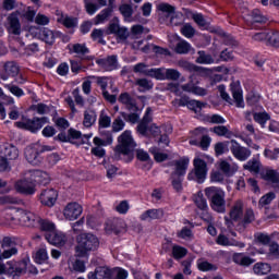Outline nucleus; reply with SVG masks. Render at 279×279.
I'll use <instances>...</instances> for the list:
<instances>
[{"label":"nucleus","mask_w":279,"mask_h":279,"mask_svg":"<svg viewBox=\"0 0 279 279\" xmlns=\"http://www.w3.org/2000/svg\"><path fill=\"white\" fill-rule=\"evenodd\" d=\"M118 145L113 150V160H123V162H132L134 160V150L136 149V142L132 136L131 130H125L118 136Z\"/></svg>","instance_id":"1"},{"label":"nucleus","mask_w":279,"mask_h":279,"mask_svg":"<svg viewBox=\"0 0 279 279\" xmlns=\"http://www.w3.org/2000/svg\"><path fill=\"white\" fill-rule=\"evenodd\" d=\"M99 250V238L93 233H81L77 236L75 256L77 258H88V252Z\"/></svg>","instance_id":"2"},{"label":"nucleus","mask_w":279,"mask_h":279,"mask_svg":"<svg viewBox=\"0 0 279 279\" xmlns=\"http://www.w3.org/2000/svg\"><path fill=\"white\" fill-rule=\"evenodd\" d=\"M205 197L214 213L226 214V191L219 186H208L204 190Z\"/></svg>","instance_id":"3"},{"label":"nucleus","mask_w":279,"mask_h":279,"mask_svg":"<svg viewBox=\"0 0 279 279\" xmlns=\"http://www.w3.org/2000/svg\"><path fill=\"white\" fill-rule=\"evenodd\" d=\"M20 16L28 23H34V21H36V10L32 9V7H28L25 13L21 14V11L16 10L7 17L9 23V32L14 36H21Z\"/></svg>","instance_id":"4"},{"label":"nucleus","mask_w":279,"mask_h":279,"mask_svg":"<svg viewBox=\"0 0 279 279\" xmlns=\"http://www.w3.org/2000/svg\"><path fill=\"white\" fill-rule=\"evenodd\" d=\"M49 123L48 117H33L27 118L22 116V121L15 122V128L19 130H25L26 132H31V134H38Z\"/></svg>","instance_id":"5"},{"label":"nucleus","mask_w":279,"mask_h":279,"mask_svg":"<svg viewBox=\"0 0 279 279\" xmlns=\"http://www.w3.org/2000/svg\"><path fill=\"white\" fill-rule=\"evenodd\" d=\"M193 170L189 172L187 180L197 182V184H204L208 177V163L206 160L195 157L193 159Z\"/></svg>","instance_id":"6"},{"label":"nucleus","mask_w":279,"mask_h":279,"mask_svg":"<svg viewBox=\"0 0 279 279\" xmlns=\"http://www.w3.org/2000/svg\"><path fill=\"white\" fill-rule=\"evenodd\" d=\"M210 143H213V138L209 137L208 134H206V128L198 126L192 131L190 145L201 147L203 151H208V149L210 148Z\"/></svg>","instance_id":"7"},{"label":"nucleus","mask_w":279,"mask_h":279,"mask_svg":"<svg viewBox=\"0 0 279 279\" xmlns=\"http://www.w3.org/2000/svg\"><path fill=\"white\" fill-rule=\"evenodd\" d=\"M107 35L114 36L119 45H125L130 38V31L125 26L119 24V19H116L114 22L109 23L107 27Z\"/></svg>","instance_id":"8"},{"label":"nucleus","mask_w":279,"mask_h":279,"mask_svg":"<svg viewBox=\"0 0 279 279\" xmlns=\"http://www.w3.org/2000/svg\"><path fill=\"white\" fill-rule=\"evenodd\" d=\"M45 151H51V146L44 145L39 148L28 147L25 149L24 156L29 165L36 167L43 163V154Z\"/></svg>","instance_id":"9"},{"label":"nucleus","mask_w":279,"mask_h":279,"mask_svg":"<svg viewBox=\"0 0 279 279\" xmlns=\"http://www.w3.org/2000/svg\"><path fill=\"white\" fill-rule=\"evenodd\" d=\"M253 40H257L258 43L265 41L268 47L279 49V31L271 29L255 33L253 35Z\"/></svg>","instance_id":"10"},{"label":"nucleus","mask_w":279,"mask_h":279,"mask_svg":"<svg viewBox=\"0 0 279 279\" xmlns=\"http://www.w3.org/2000/svg\"><path fill=\"white\" fill-rule=\"evenodd\" d=\"M82 138V131H77L74 128H70L66 131H61L57 136L53 137V141L57 143H70L71 145H77V142Z\"/></svg>","instance_id":"11"},{"label":"nucleus","mask_w":279,"mask_h":279,"mask_svg":"<svg viewBox=\"0 0 279 279\" xmlns=\"http://www.w3.org/2000/svg\"><path fill=\"white\" fill-rule=\"evenodd\" d=\"M15 191L20 195H36V186L29 177L17 180L15 182Z\"/></svg>","instance_id":"12"},{"label":"nucleus","mask_w":279,"mask_h":279,"mask_svg":"<svg viewBox=\"0 0 279 279\" xmlns=\"http://www.w3.org/2000/svg\"><path fill=\"white\" fill-rule=\"evenodd\" d=\"M230 151L241 162H245L250 156H252V150L247 147L241 146L236 140H231Z\"/></svg>","instance_id":"13"},{"label":"nucleus","mask_w":279,"mask_h":279,"mask_svg":"<svg viewBox=\"0 0 279 279\" xmlns=\"http://www.w3.org/2000/svg\"><path fill=\"white\" fill-rule=\"evenodd\" d=\"M39 202L43 206L48 208H53L58 202V190L56 189H46L43 190L39 194Z\"/></svg>","instance_id":"14"},{"label":"nucleus","mask_w":279,"mask_h":279,"mask_svg":"<svg viewBox=\"0 0 279 279\" xmlns=\"http://www.w3.org/2000/svg\"><path fill=\"white\" fill-rule=\"evenodd\" d=\"M29 173L31 181L33 182L35 189L36 186H47V184L51 182V177H49V173L43 170H31Z\"/></svg>","instance_id":"15"},{"label":"nucleus","mask_w":279,"mask_h":279,"mask_svg":"<svg viewBox=\"0 0 279 279\" xmlns=\"http://www.w3.org/2000/svg\"><path fill=\"white\" fill-rule=\"evenodd\" d=\"M183 69H185V71H189V73H192V75L190 76V80L193 82V77H195V75H197L198 77H208V75L210 74V70L206 69L204 66H199V65H195L194 63H191L189 61H184L182 63Z\"/></svg>","instance_id":"16"},{"label":"nucleus","mask_w":279,"mask_h":279,"mask_svg":"<svg viewBox=\"0 0 279 279\" xmlns=\"http://www.w3.org/2000/svg\"><path fill=\"white\" fill-rule=\"evenodd\" d=\"M9 274L12 276H23V274H27V265H29V257L22 258L19 262H8Z\"/></svg>","instance_id":"17"},{"label":"nucleus","mask_w":279,"mask_h":279,"mask_svg":"<svg viewBox=\"0 0 279 279\" xmlns=\"http://www.w3.org/2000/svg\"><path fill=\"white\" fill-rule=\"evenodd\" d=\"M230 92L235 106L238 108H245V100L243 99V88L241 87L240 81H235L230 84Z\"/></svg>","instance_id":"18"},{"label":"nucleus","mask_w":279,"mask_h":279,"mask_svg":"<svg viewBox=\"0 0 279 279\" xmlns=\"http://www.w3.org/2000/svg\"><path fill=\"white\" fill-rule=\"evenodd\" d=\"M96 64L108 72L117 71L119 69V58L117 54H111L107 58L97 59Z\"/></svg>","instance_id":"19"},{"label":"nucleus","mask_w":279,"mask_h":279,"mask_svg":"<svg viewBox=\"0 0 279 279\" xmlns=\"http://www.w3.org/2000/svg\"><path fill=\"white\" fill-rule=\"evenodd\" d=\"M45 239L50 245H54L56 247H63L66 244V234L56 229L51 233H45Z\"/></svg>","instance_id":"20"},{"label":"nucleus","mask_w":279,"mask_h":279,"mask_svg":"<svg viewBox=\"0 0 279 279\" xmlns=\"http://www.w3.org/2000/svg\"><path fill=\"white\" fill-rule=\"evenodd\" d=\"M83 210L82 205L78 203H69L63 210V215L69 221H75L81 217Z\"/></svg>","instance_id":"21"},{"label":"nucleus","mask_w":279,"mask_h":279,"mask_svg":"<svg viewBox=\"0 0 279 279\" xmlns=\"http://www.w3.org/2000/svg\"><path fill=\"white\" fill-rule=\"evenodd\" d=\"M119 104L125 106V108L133 112H138V104L136 102L135 98L130 95L128 92H123L118 97Z\"/></svg>","instance_id":"22"},{"label":"nucleus","mask_w":279,"mask_h":279,"mask_svg":"<svg viewBox=\"0 0 279 279\" xmlns=\"http://www.w3.org/2000/svg\"><path fill=\"white\" fill-rule=\"evenodd\" d=\"M39 36L41 38V40L44 43H46V45H54L56 44V38H60V36H62V32L60 31H51L47 27H43L39 31Z\"/></svg>","instance_id":"23"},{"label":"nucleus","mask_w":279,"mask_h":279,"mask_svg":"<svg viewBox=\"0 0 279 279\" xmlns=\"http://www.w3.org/2000/svg\"><path fill=\"white\" fill-rule=\"evenodd\" d=\"M189 157H182L174 161V171L171 173L170 178H184L186 175V169H189Z\"/></svg>","instance_id":"24"},{"label":"nucleus","mask_w":279,"mask_h":279,"mask_svg":"<svg viewBox=\"0 0 279 279\" xmlns=\"http://www.w3.org/2000/svg\"><path fill=\"white\" fill-rule=\"evenodd\" d=\"M112 269L108 266H98L87 275V279H112Z\"/></svg>","instance_id":"25"},{"label":"nucleus","mask_w":279,"mask_h":279,"mask_svg":"<svg viewBox=\"0 0 279 279\" xmlns=\"http://www.w3.org/2000/svg\"><path fill=\"white\" fill-rule=\"evenodd\" d=\"M0 154L7 160H16L19 158V148L10 143H5L0 146Z\"/></svg>","instance_id":"26"},{"label":"nucleus","mask_w":279,"mask_h":279,"mask_svg":"<svg viewBox=\"0 0 279 279\" xmlns=\"http://www.w3.org/2000/svg\"><path fill=\"white\" fill-rule=\"evenodd\" d=\"M149 114H151V107H147L142 121L136 126V132L141 136H147L149 123L153 121L151 116Z\"/></svg>","instance_id":"27"},{"label":"nucleus","mask_w":279,"mask_h":279,"mask_svg":"<svg viewBox=\"0 0 279 279\" xmlns=\"http://www.w3.org/2000/svg\"><path fill=\"white\" fill-rule=\"evenodd\" d=\"M20 221L26 226V228H38V222L40 221V216L32 213L24 211L20 218Z\"/></svg>","instance_id":"28"},{"label":"nucleus","mask_w":279,"mask_h":279,"mask_svg":"<svg viewBox=\"0 0 279 279\" xmlns=\"http://www.w3.org/2000/svg\"><path fill=\"white\" fill-rule=\"evenodd\" d=\"M21 69L15 61H8L4 63V74L1 75V80L7 82L10 77H16Z\"/></svg>","instance_id":"29"},{"label":"nucleus","mask_w":279,"mask_h":279,"mask_svg":"<svg viewBox=\"0 0 279 279\" xmlns=\"http://www.w3.org/2000/svg\"><path fill=\"white\" fill-rule=\"evenodd\" d=\"M165 217V209L162 208H153L145 210L144 213L141 214L140 219L141 221H147L148 219L150 221H156L158 219H162Z\"/></svg>","instance_id":"30"},{"label":"nucleus","mask_w":279,"mask_h":279,"mask_svg":"<svg viewBox=\"0 0 279 279\" xmlns=\"http://www.w3.org/2000/svg\"><path fill=\"white\" fill-rule=\"evenodd\" d=\"M232 259L233 263L240 265V267H250V265L256 263V259L245 255V253H234Z\"/></svg>","instance_id":"31"},{"label":"nucleus","mask_w":279,"mask_h":279,"mask_svg":"<svg viewBox=\"0 0 279 279\" xmlns=\"http://www.w3.org/2000/svg\"><path fill=\"white\" fill-rule=\"evenodd\" d=\"M57 23H60L66 29H75V27H77V25H80V20L74 16L62 15L61 17H59L57 20Z\"/></svg>","instance_id":"32"},{"label":"nucleus","mask_w":279,"mask_h":279,"mask_svg":"<svg viewBox=\"0 0 279 279\" xmlns=\"http://www.w3.org/2000/svg\"><path fill=\"white\" fill-rule=\"evenodd\" d=\"M112 12H114V5H108V8L101 10L95 17L94 24L101 25L105 21H108L109 16H112Z\"/></svg>","instance_id":"33"},{"label":"nucleus","mask_w":279,"mask_h":279,"mask_svg":"<svg viewBox=\"0 0 279 279\" xmlns=\"http://www.w3.org/2000/svg\"><path fill=\"white\" fill-rule=\"evenodd\" d=\"M230 145H232V141L218 142L214 146L215 156L219 158V156H223V154L230 153Z\"/></svg>","instance_id":"34"},{"label":"nucleus","mask_w":279,"mask_h":279,"mask_svg":"<svg viewBox=\"0 0 279 279\" xmlns=\"http://www.w3.org/2000/svg\"><path fill=\"white\" fill-rule=\"evenodd\" d=\"M196 267H197L198 271H203V272L217 271L219 269V267H217V265H215L204 258H198L196 260Z\"/></svg>","instance_id":"35"},{"label":"nucleus","mask_w":279,"mask_h":279,"mask_svg":"<svg viewBox=\"0 0 279 279\" xmlns=\"http://www.w3.org/2000/svg\"><path fill=\"white\" fill-rule=\"evenodd\" d=\"M253 119L255 123H258L260 128L265 129L267 121H271V116L267 111H259L253 113Z\"/></svg>","instance_id":"36"},{"label":"nucleus","mask_w":279,"mask_h":279,"mask_svg":"<svg viewBox=\"0 0 279 279\" xmlns=\"http://www.w3.org/2000/svg\"><path fill=\"white\" fill-rule=\"evenodd\" d=\"M37 227L41 232H46V234H51L52 232H56V223H53L49 219L39 218Z\"/></svg>","instance_id":"37"},{"label":"nucleus","mask_w":279,"mask_h":279,"mask_svg":"<svg viewBox=\"0 0 279 279\" xmlns=\"http://www.w3.org/2000/svg\"><path fill=\"white\" fill-rule=\"evenodd\" d=\"M165 68H151L148 69L146 72L147 77H153L154 80H157L158 82H165Z\"/></svg>","instance_id":"38"},{"label":"nucleus","mask_w":279,"mask_h":279,"mask_svg":"<svg viewBox=\"0 0 279 279\" xmlns=\"http://www.w3.org/2000/svg\"><path fill=\"white\" fill-rule=\"evenodd\" d=\"M85 11L89 16H93L100 8L101 4L97 0H83Z\"/></svg>","instance_id":"39"},{"label":"nucleus","mask_w":279,"mask_h":279,"mask_svg":"<svg viewBox=\"0 0 279 279\" xmlns=\"http://www.w3.org/2000/svg\"><path fill=\"white\" fill-rule=\"evenodd\" d=\"M253 271L256 276H267L271 271V265L267 263H256L253 266Z\"/></svg>","instance_id":"40"},{"label":"nucleus","mask_w":279,"mask_h":279,"mask_svg":"<svg viewBox=\"0 0 279 279\" xmlns=\"http://www.w3.org/2000/svg\"><path fill=\"white\" fill-rule=\"evenodd\" d=\"M160 134H162V130L160 129V126H158L156 123H153L147 129V135L142 136H144L145 138H155V141L157 142L160 137Z\"/></svg>","instance_id":"41"},{"label":"nucleus","mask_w":279,"mask_h":279,"mask_svg":"<svg viewBox=\"0 0 279 279\" xmlns=\"http://www.w3.org/2000/svg\"><path fill=\"white\" fill-rule=\"evenodd\" d=\"M186 254H189V250L186 247L178 244L172 246V258H174V260H182Z\"/></svg>","instance_id":"42"},{"label":"nucleus","mask_w":279,"mask_h":279,"mask_svg":"<svg viewBox=\"0 0 279 279\" xmlns=\"http://www.w3.org/2000/svg\"><path fill=\"white\" fill-rule=\"evenodd\" d=\"M95 121H97V113L94 110L84 111V128H93Z\"/></svg>","instance_id":"43"},{"label":"nucleus","mask_w":279,"mask_h":279,"mask_svg":"<svg viewBox=\"0 0 279 279\" xmlns=\"http://www.w3.org/2000/svg\"><path fill=\"white\" fill-rule=\"evenodd\" d=\"M105 232H107V234H116V236H119L121 234V227H119V222L117 221H108L105 225Z\"/></svg>","instance_id":"44"},{"label":"nucleus","mask_w":279,"mask_h":279,"mask_svg":"<svg viewBox=\"0 0 279 279\" xmlns=\"http://www.w3.org/2000/svg\"><path fill=\"white\" fill-rule=\"evenodd\" d=\"M197 64H215V59L211 54L206 53L204 50L198 51V57L196 58Z\"/></svg>","instance_id":"45"},{"label":"nucleus","mask_w":279,"mask_h":279,"mask_svg":"<svg viewBox=\"0 0 279 279\" xmlns=\"http://www.w3.org/2000/svg\"><path fill=\"white\" fill-rule=\"evenodd\" d=\"M243 169L245 171H250L251 173H258L260 171V161L256 158H252L244 166Z\"/></svg>","instance_id":"46"},{"label":"nucleus","mask_w":279,"mask_h":279,"mask_svg":"<svg viewBox=\"0 0 279 279\" xmlns=\"http://www.w3.org/2000/svg\"><path fill=\"white\" fill-rule=\"evenodd\" d=\"M34 260L37 265H45V263L49 260V254H47V250L39 248L34 256Z\"/></svg>","instance_id":"47"},{"label":"nucleus","mask_w":279,"mask_h":279,"mask_svg":"<svg viewBox=\"0 0 279 279\" xmlns=\"http://www.w3.org/2000/svg\"><path fill=\"white\" fill-rule=\"evenodd\" d=\"M194 204L198 208V210H208V201H206L204 194L202 193H198L197 196H195Z\"/></svg>","instance_id":"48"},{"label":"nucleus","mask_w":279,"mask_h":279,"mask_svg":"<svg viewBox=\"0 0 279 279\" xmlns=\"http://www.w3.org/2000/svg\"><path fill=\"white\" fill-rule=\"evenodd\" d=\"M252 21H253V25H256V23H258L259 25H263L267 23V17L262 15L260 10L254 9L252 11Z\"/></svg>","instance_id":"49"},{"label":"nucleus","mask_w":279,"mask_h":279,"mask_svg":"<svg viewBox=\"0 0 279 279\" xmlns=\"http://www.w3.org/2000/svg\"><path fill=\"white\" fill-rule=\"evenodd\" d=\"M150 154L154 156V160L157 162H165L169 160V154L158 151L157 147L151 148Z\"/></svg>","instance_id":"50"},{"label":"nucleus","mask_w":279,"mask_h":279,"mask_svg":"<svg viewBox=\"0 0 279 279\" xmlns=\"http://www.w3.org/2000/svg\"><path fill=\"white\" fill-rule=\"evenodd\" d=\"M111 128H112V132L114 134H117L119 132H123V130H125V121H123V118L117 117L113 120Z\"/></svg>","instance_id":"51"},{"label":"nucleus","mask_w":279,"mask_h":279,"mask_svg":"<svg viewBox=\"0 0 279 279\" xmlns=\"http://www.w3.org/2000/svg\"><path fill=\"white\" fill-rule=\"evenodd\" d=\"M137 111H134L132 113H128L125 111L120 112L122 119L126 121V123H138V119H141V116L136 113Z\"/></svg>","instance_id":"52"},{"label":"nucleus","mask_w":279,"mask_h":279,"mask_svg":"<svg viewBox=\"0 0 279 279\" xmlns=\"http://www.w3.org/2000/svg\"><path fill=\"white\" fill-rule=\"evenodd\" d=\"M90 38L94 41H98L99 45H106V39H104V29L101 28H94L90 33Z\"/></svg>","instance_id":"53"},{"label":"nucleus","mask_w":279,"mask_h":279,"mask_svg":"<svg viewBox=\"0 0 279 279\" xmlns=\"http://www.w3.org/2000/svg\"><path fill=\"white\" fill-rule=\"evenodd\" d=\"M119 12L124 16V19H132L134 9L132 8V4L123 3L119 7Z\"/></svg>","instance_id":"54"},{"label":"nucleus","mask_w":279,"mask_h":279,"mask_svg":"<svg viewBox=\"0 0 279 279\" xmlns=\"http://www.w3.org/2000/svg\"><path fill=\"white\" fill-rule=\"evenodd\" d=\"M181 75L182 74L180 73V71H178L175 69H166L165 80L178 82V80H180Z\"/></svg>","instance_id":"55"},{"label":"nucleus","mask_w":279,"mask_h":279,"mask_svg":"<svg viewBox=\"0 0 279 279\" xmlns=\"http://www.w3.org/2000/svg\"><path fill=\"white\" fill-rule=\"evenodd\" d=\"M230 219L232 221H239L241 219V216L243 215V206L241 205H234L230 210Z\"/></svg>","instance_id":"56"},{"label":"nucleus","mask_w":279,"mask_h":279,"mask_svg":"<svg viewBox=\"0 0 279 279\" xmlns=\"http://www.w3.org/2000/svg\"><path fill=\"white\" fill-rule=\"evenodd\" d=\"M158 10L160 12H165L166 14H168V16H171V21H173V15L175 14V7L169 3H160L158 5Z\"/></svg>","instance_id":"57"},{"label":"nucleus","mask_w":279,"mask_h":279,"mask_svg":"<svg viewBox=\"0 0 279 279\" xmlns=\"http://www.w3.org/2000/svg\"><path fill=\"white\" fill-rule=\"evenodd\" d=\"M2 250H5V247H16V236H3L0 243Z\"/></svg>","instance_id":"58"},{"label":"nucleus","mask_w":279,"mask_h":279,"mask_svg":"<svg viewBox=\"0 0 279 279\" xmlns=\"http://www.w3.org/2000/svg\"><path fill=\"white\" fill-rule=\"evenodd\" d=\"M111 124H112V118H110V116L108 114L100 113L99 120H98V126L100 129L106 130V128H110Z\"/></svg>","instance_id":"59"},{"label":"nucleus","mask_w":279,"mask_h":279,"mask_svg":"<svg viewBox=\"0 0 279 279\" xmlns=\"http://www.w3.org/2000/svg\"><path fill=\"white\" fill-rule=\"evenodd\" d=\"M274 199H276V193L269 192L259 198L258 204L263 208L264 206H269V204H271V202H274Z\"/></svg>","instance_id":"60"},{"label":"nucleus","mask_w":279,"mask_h":279,"mask_svg":"<svg viewBox=\"0 0 279 279\" xmlns=\"http://www.w3.org/2000/svg\"><path fill=\"white\" fill-rule=\"evenodd\" d=\"M189 51H191V44H189V41L183 40L177 44L175 46L177 53L185 54V53H189Z\"/></svg>","instance_id":"61"},{"label":"nucleus","mask_w":279,"mask_h":279,"mask_svg":"<svg viewBox=\"0 0 279 279\" xmlns=\"http://www.w3.org/2000/svg\"><path fill=\"white\" fill-rule=\"evenodd\" d=\"M206 104L201 100L192 99L190 102H187V109L192 110V112H197L198 110H202V108H205Z\"/></svg>","instance_id":"62"},{"label":"nucleus","mask_w":279,"mask_h":279,"mask_svg":"<svg viewBox=\"0 0 279 279\" xmlns=\"http://www.w3.org/2000/svg\"><path fill=\"white\" fill-rule=\"evenodd\" d=\"M181 34L185 38H193L195 36V28L191 24H185L181 28Z\"/></svg>","instance_id":"63"},{"label":"nucleus","mask_w":279,"mask_h":279,"mask_svg":"<svg viewBox=\"0 0 279 279\" xmlns=\"http://www.w3.org/2000/svg\"><path fill=\"white\" fill-rule=\"evenodd\" d=\"M266 180L272 182V184H279V173L276 170H268L266 172Z\"/></svg>","instance_id":"64"}]
</instances>
